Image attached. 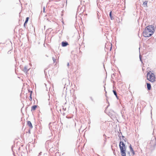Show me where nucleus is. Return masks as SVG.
I'll return each instance as SVG.
<instances>
[{"instance_id": "f257e3e1", "label": "nucleus", "mask_w": 156, "mask_h": 156, "mask_svg": "<svg viewBox=\"0 0 156 156\" xmlns=\"http://www.w3.org/2000/svg\"><path fill=\"white\" fill-rule=\"evenodd\" d=\"M155 27L153 25L147 26L143 32V35L144 37H148L151 36L154 33Z\"/></svg>"}, {"instance_id": "f03ea898", "label": "nucleus", "mask_w": 156, "mask_h": 156, "mask_svg": "<svg viewBox=\"0 0 156 156\" xmlns=\"http://www.w3.org/2000/svg\"><path fill=\"white\" fill-rule=\"evenodd\" d=\"M119 147L122 156H126L125 145L122 141L120 142Z\"/></svg>"}, {"instance_id": "7ed1b4c3", "label": "nucleus", "mask_w": 156, "mask_h": 156, "mask_svg": "<svg viewBox=\"0 0 156 156\" xmlns=\"http://www.w3.org/2000/svg\"><path fill=\"white\" fill-rule=\"evenodd\" d=\"M147 80L151 82L155 81V75L154 73L151 71L148 72L147 75Z\"/></svg>"}, {"instance_id": "20e7f679", "label": "nucleus", "mask_w": 156, "mask_h": 156, "mask_svg": "<svg viewBox=\"0 0 156 156\" xmlns=\"http://www.w3.org/2000/svg\"><path fill=\"white\" fill-rule=\"evenodd\" d=\"M150 144L152 147H154L156 145L155 140H154V138L152 140V138L150 141Z\"/></svg>"}, {"instance_id": "39448f33", "label": "nucleus", "mask_w": 156, "mask_h": 156, "mask_svg": "<svg viewBox=\"0 0 156 156\" xmlns=\"http://www.w3.org/2000/svg\"><path fill=\"white\" fill-rule=\"evenodd\" d=\"M62 81L63 84H64L65 85L68 86V84H69V82L68 79H62Z\"/></svg>"}, {"instance_id": "423d86ee", "label": "nucleus", "mask_w": 156, "mask_h": 156, "mask_svg": "<svg viewBox=\"0 0 156 156\" xmlns=\"http://www.w3.org/2000/svg\"><path fill=\"white\" fill-rule=\"evenodd\" d=\"M61 45L62 47H65L68 45L69 44L67 41H62V42Z\"/></svg>"}, {"instance_id": "0eeeda50", "label": "nucleus", "mask_w": 156, "mask_h": 156, "mask_svg": "<svg viewBox=\"0 0 156 156\" xmlns=\"http://www.w3.org/2000/svg\"><path fill=\"white\" fill-rule=\"evenodd\" d=\"M27 125L30 127V129H32L33 127L30 121H28L27 122Z\"/></svg>"}, {"instance_id": "6e6552de", "label": "nucleus", "mask_w": 156, "mask_h": 156, "mask_svg": "<svg viewBox=\"0 0 156 156\" xmlns=\"http://www.w3.org/2000/svg\"><path fill=\"white\" fill-rule=\"evenodd\" d=\"M129 148L130 150V151L132 152L133 155H134L135 154V153L134 151H133V150L131 144H130V145L129 146Z\"/></svg>"}, {"instance_id": "1a4fd4ad", "label": "nucleus", "mask_w": 156, "mask_h": 156, "mask_svg": "<svg viewBox=\"0 0 156 156\" xmlns=\"http://www.w3.org/2000/svg\"><path fill=\"white\" fill-rule=\"evenodd\" d=\"M147 90H150L151 89V86L150 83H147Z\"/></svg>"}, {"instance_id": "9d476101", "label": "nucleus", "mask_w": 156, "mask_h": 156, "mask_svg": "<svg viewBox=\"0 0 156 156\" xmlns=\"http://www.w3.org/2000/svg\"><path fill=\"white\" fill-rule=\"evenodd\" d=\"M37 107V106L36 105H34L33 106L31 107V111H34L36 109V108Z\"/></svg>"}, {"instance_id": "9b49d317", "label": "nucleus", "mask_w": 156, "mask_h": 156, "mask_svg": "<svg viewBox=\"0 0 156 156\" xmlns=\"http://www.w3.org/2000/svg\"><path fill=\"white\" fill-rule=\"evenodd\" d=\"M29 70V69H27V66H25L24 67V68L23 69V71L25 73H27L28 71Z\"/></svg>"}, {"instance_id": "f8f14e48", "label": "nucleus", "mask_w": 156, "mask_h": 156, "mask_svg": "<svg viewBox=\"0 0 156 156\" xmlns=\"http://www.w3.org/2000/svg\"><path fill=\"white\" fill-rule=\"evenodd\" d=\"M113 92L114 93V95L118 99V97L117 96V92H116V90H113Z\"/></svg>"}, {"instance_id": "ddd939ff", "label": "nucleus", "mask_w": 156, "mask_h": 156, "mask_svg": "<svg viewBox=\"0 0 156 156\" xmlns=\"http://www.w3.org/2000/svg\"><path fill=\"white\" fill-rule=\"evenodd\" d=\"M147 1H145L143 2V5L144 6V7H147Z\"/></svg>"}, {"instance_id": "4468645a", "label": "nucleus", "mask_w": 156, "mask_h": 156, "mask_svg": "<svg viewBox=\"0 0 156 156\" xmlns=\"http://www.w3.org/2000/svg\"><path fill=\"white\" fill-rule=\"evenodd\" d=\"M32 93H33L32 91H31L30 93V98H29V100L30 101H31L32 100Z\"/></svg>"}, {"instance_id": "2eb2a0df", "label": "nucleus", "mask_w": 156, "mask_h": 156, "mask_svg": "<svg viewBox=\"0 0 156 156\" xmlns=\"http://www.w3.org/2000/svg\"><path fill=\"white\" fill-rule=\"evenodd\" d=\"M109 16L111 20H113L112 17V11H110L109 13Z\"/></svg>"}, {"instance_id": "dca6fc26", "label": "nucleus", "mask_w": 156, "mask_h": 156, "mask_svg": "<svg viewBox=\"0 0 156 156\" xmlns=\"http://www.w3.org/2000/svg\"><path fill=\"white\" fill-rule=\"evenodd\" d=\"M29 19V18L28 17H27L26 18V20L25 21V23H27Z\"/></svg>"}, {"instance_id": "f3484780", "label": "nucleus", "mask_w": 156, "mask_h": 156, "mask_svg": "<svg viewBox=\"0 0 156 156\" xmlns=\"http://www.w3.org/2000/svg\"><path fill=\"white\" fill-rule=\"evenodd\" d=\"M83 2H86V3H89V0H85Z\"/></svg>"}, {"instance_id": "a211bd4d", "label": "nucleus", "mask_w": 156, "mask_h": 156, "mask_svg": "<svg viewBox=\"0 0 156 156\" xmlns=\"http://www.w3.org/2000/svg\"><path fill=\"white\" fill-rule=\"evenodd\" d=\"M90 98L92 101L93 102L94 101V99L92 97H91V96L90 97Z\"/></svg>"}, {"instance_id": "6ab92c4d", "label": "nucleus", "mask_w": 156, "mask_h": 156, "mask_svg": "<svg viewBox=\"0 0 156 156\" xmlns=\"http://www.w3.org/2000/svg\"><path fill=\"white\" fill-rule=\"evenodd\" d=\"M52 60H53L54 63H55L56 62V60L55 57H52Z\"/></svg>"}, {"instance_id": "aec40b11", "label": "nucleus", "mask_w": 156, "mask_h": 156, "mask_svg": "<svg viewBox=\"0 0 156 156\" xmlns=\"http://www.w3.org/2000/svg\"><path fill=\"white\" fill-rule=\"evenodd\" d=\"M139 58H140V61L141 62H142V60L141 59V57L140 55Z\"/></svg>"}, {"instance_id": "412c9836", "label": "nucleus", "mask_w": 156, "mask_h": 156, "mask_svg": "<svg viewBox=\"0 0 156 156\" xmlns=\"http://www.w3.org/2000/svg\"><path fill=\"white\" fill-rule=\"evenodd\" d=\"M107 101H108V105L106 107V109H107V108L108 107V106H109V105H109V102H108V101L107 100Z\"/></svg>"}, {"instance_id": "4be33fe9", "label": "nucleus", "mask_w": 156, "mask_h": 156, "mask_svg": "<svg viewBox=\"0 0 156 156\" xmlns=\"http://www.w3.org/2000/svg\"><path fill=\"white\" fill-rule=\"evenodd\" d=\"M43 12H44L45 10V7H44L43 8Z\"/></svg>"}, {"instance_id": "5701e85b", "label": "nucleus", "mask_w": 156, "mask_h": 156, "mask_svg": "<svg viewBox=\"0 0 156 156\" xmlns=\"http://www.w3.org/2000/svg\"><path fill=\"white\" fill-rule=\"evenodd\" d=\"M122 140H125L124 139L125 138V137L124 136H122Z\"/></svg>"}, {"instance_id": "b1692460", "label": "nucleus", "mask_w": 156, "mask_h": 156, "mask_svg": "<svg viewBox=\"0 0 156 156\" xmlns=\"http://www.w3.org/2000/svg\"><path fill=\"white\" fill-rule=\"evenodd\" d=\"M26 23H25V22L24 23V27L25 28L26 27Z\"/></svg>"}, {"instance_id": "393cba45", "label": "nucleus", "mask_w": 156, "mask_h": 156, "mask_svg": "<svg viewBox=\"0 0 156 156\" xmlns=\"http://www.w3.org/2000/svg\"><path fill=\"white\" fill-rule=\"evenodd\" d=\"M67 66H68V67H69V62H68V63L67 64Z\"/></svg>"}, {"instance_id": "a878e982", "label": "nucleus", "mask_w": 156, "mask_h": 156, "mask_svg": "<svg viewBox=\"0 0 156 156\" xmlns=\"http://www.w3.org/2000/svg\"><path fill=\"white\" fill-rule=\"evenodd\" d=\"M106 139H107L106 138H105V139L104 140V141H106Z\"/></svg>"}, {"instance_id": "bb28decb", "label": "nucleus", "mask_w": 156, "mask_h": 156, "mask_svg": "<svg viewBox=\"0 0 156 156\" xmlns=\"http://www.w3.org/2000/svg\"><path fill=\"white\" fill-rule=\"evenodd\" d=\"M112 46L110 47V50H111V49H112Z\"/></svg>"}, {"instance_id": "cd10ccee", "label": "nucleus", "mask_w": 156, "mask_h": 156, "mask_svg": "<svg viewBox=\"0 0 156 156\" xmlns=\"http://www.w3.org/2000/svg\"><path fill=\"white\" fill-rule=\"evenodd\" d=\"M29 132L30 133V130H29Z\"/></svg>"}, {"instance_id": "c85d7f7f", "label": "nucleus", "mask_w": 156, "mask_h": 156, "mask_svg": "<svg viewBox=\"0 0 156 156\" xmlns=\"http://www.w3.org/2000/svg\"><path fill=\"white\" fill-rule=\"evenodd\" d=\"M28 91H29V92H30H30L31 91L29 90H28Z\"/></svg>"}, {"instance_id": "c756f323", "label": "nucleus", "mask_w": 156, "mask_h": 156, "mask_svg": "<svg viewBox=\"0 0 156 156\" xmlns=\"http://www.w3.org/2000/svg\"><path fill=\"white\" fill-rule=\"evenodd\" d=\"M103 136H106V135H105V134H104Z\"/></svg>"}, {"instance_id": "7c9ffc66", "label": "nucleus", "mask_w": 156, "mask_h": 156, "mask_svg": "<svg viewBox=\"0 0 156 156\" xmlns=\"http://www.w3.org/2000/svg\"><path fill=\"white\" fill-rule=\"evenodd\" d=\"M46 56L47 57H48V56H47V55H46Z\"/></svg>"}, {"instance_id": "2f4dec72", "label": "nucleus", "mask_w": 156, "mask_h": 156, "mask_svg": "<svg viewBox=\"0 0 156 156\" xmlns=\"http://www.w3.org/2000/svg\"><path fill=\"white\" fill-rule=\"evenodd\" d=\"M120 139H121V138H120Z\"/></svg>"}]
</instances>
